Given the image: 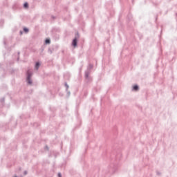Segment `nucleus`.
<instances>
[{
    "label": "nucleus",
    "mask_w": 177,
    "mask_h": 177,
    "mask_svg": "<svg viewBox=\"0 0 177 177\" xmlns=\"http://www.w3.org/2000/svg\"><path fill=\"white\" fill-rule=\"evenodd\" d=\"M115 171H117V165L114 164H111L107 168V172L109 174H113L115 172Z\"/></svg>",
    "instance_id": "1"
},
{
    "label": "nucleus",
    "mask_w": 177,
    "mask_h": 177,
    "mask_svg": "<svg viewBox=\"0 0 177 177\" xmlns=\"http://www.w3.org/2000/svg\"><path fill=\"white\" fill-rule=\"evenodd\" d=\"M27 74H28L27 81H28V84H30V85H31V84H32V82H31L32 73L30 71H28Z\"/></svg>",
    "instance_id": "2"
},
{
    "label": "nucleus",
    "mask_w": 177,
    "mask_h": 177,
    "mask_svg": "<svg viewBox=\"0 0 177 177\" xmlns=\"http://www.w3.org/2000/svg\"><path fill=\"white\" fill-rule=\"evenodd\" d=\"M77 39H74L73 42H72L73 46H74V48H75V46H77Z\"/></svg>",
    "instance_id": "3"
},
{
    "label": "nucleus",
    "mask_w": 177,
    "mask_h": 177,
    "mask_svg": "<svg viewBox=\"0 0 177 177\" xmlns=\"http://www.w3.org/2000/svg\"><path fill=\"white\" fill-rule=\"evenodd\" d=\"M133 91H139V86H138V85L133 86Z\"/></svg>",
    "instance_id": "4"
},
{
    "label": "nucleus",
    "mask_w": 177,
    "mask_h": 177,
    "mask_svg": "<svg viewBox=\"0 0 177 177\" xmlns=\"http://www.w3.org/2000/svg\"><path fill=\"white\" fill-rule=\"evenodd\" d=\"M39 67V62H37V63H36V65H35V68H36L37 70H38Z\"/></svg>",
    "instance_id": "5"
},
{
    "label": "nucleus",
    "mask_w": 177,
    "mask_h": 177,
    "mask_svg": "<svg viewBox=\"0 0 177 177\" xmlns=\"http://www.w3.org/2000/svg\"><path fill=\"white\" fill-rule=\"evenodd\" d=\"M46 44H50V40L49 39H46Z\"/></svg>",
    "instance_id": "6"
},
{
    "label": "nucleus",
    "mask_w": 177,
    "mask_h": 177,
    "mask_svg": "<svg viewBox=\"0 0 177 177\" xmlns=\"http://www.w3.org/2000/svg\"><path fill=\"white\" fill-rule=\"evenodd\" d=\"M24 31L25 32H28V28H24Z\"/></svg>",
    "instance_id": "7"
},
{
    "label": "nucleus",
    "mask_w": 177,
    "mask_h": 177,
    "mask_svg": "<svg viewBox=\"0 0 177 177\" xmlns=\"http://www.w3.org/2000/svg\"><path fill=\"white\" fill-rule=\"evenodd\" d=\"M24 6V8H28V3H25Z\"/></svg>",
    "instance_id": "8"
},
{
    "label": "nucleus",
    "mask_w": 177,
    "mask_h": 177,
    "mask_svg": "<svg viewBox=\"0 0 177 177\" xmlns=\"http://www.w3.org/2000/svg\"><path fill=\"white\" fill-rule=\"evenodd\" d=\"M27 174H28V171H24V175H27Z\"/></svg>",
    "instance_id": "9"
},
{
    "label": "nucleus",
    "mask_w": 177,
    "mask_h": 177,
    "mask_svg": "<svg viewBox=\"0 0 177 177\" xmlns=\"http://www.w3.org/2000/svg\"><path fill=\"white\" fill-rule=\"evenodd\" d=\"M58 177H62V173H58Z\"/></svg>",
    "instance_id": "10"
},
{
    "label": "nucleus",
    "mask_w": 177,
    "mask_h": 177,
    "mask_svg": "<svg viewBox=\"0 0 177 177\" xmlns=\"http://www.w3.org/2000/svg\"><path fill=\"white\" fill-rule=\"evenodd\" d=\"M46 149H47L48 150H49V148L48 147V146H46Z\"/></svg>",
    "instance_id": "11"
},
{
    "label": "nucleus",
    "mask_w": 177,
    "mask_h": 177,
    "mask_svg": "<svg viewBox=\"0 0 177 177\" xmlns=\"http://www.w3.org/2000/svg\"><path fill=\"white\" fill-rule=\"evenodd\" d=\"M19 171H21V167H19Z\"/></svg>",
    "instance_id": "12"
},
{
    "label": "nucleus",
    "mask_w": 177,
    "mask_h": 177,
    "mask_svg": "<svg viewBox=\"0 0 177 177\" xmlns=\"http://www.w3.org/2000/svg\"><path fill=\"white\" fill-rule=\"evenodd\" d=\"M15 177H17V176H15Z\"/></svg>",
    "instance_id": "13"
}]
</instances>
